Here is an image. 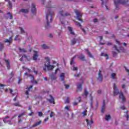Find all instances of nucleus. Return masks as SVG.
<instances>
[{
	"instance_id": "f257e3e1",
	"label": "nucleus",
	"mask_w": 129,
	"mask_h": 129,
	"mask_svg": "<svg viewBox=\"0 0 129 129\" xmlns=\"http://www.w3.org/2000/svg\"><path fill=\"white\" fill-rule=\"evenodd\" d=\"M53 15H54V12L51 10V9H49L48 10V13H47L46 14V20L47 22L45 29H49L50 28V21H49V19L50 21V23H52V22H53Z\"/></svg>"
},
{
	"instance_id": "f03ea898",
	"label": "nucleus",
	"mask_w": 129,
	"mask_h": 129,
	"mask_svg": "<svg viewBox=\"0 0 129 129\" xmlns=\"http://www.w3.org/2000/svg\"><path fill=\"white\" fill-rule=\"evenodd\" d=\"M129 2V0H118L117 1H114V5L116 7V10H118V7H119V4L123 5L125 6Z\"/></svg>"
},
{
	"instance_id": "7ed1b4c3",
	"label": "nucleus",
	"mask_w": 129,
	"mask_h": 129,
	"mask_svg": "<svg viewBox=\"0 0 129 129\" xmlns=\"http://www.w3.org/2000/svg\"><path fill=\"white\" fill-rule=\"evenodd\" d=\"M46 62L45 64V66L47 67L48 70H53L55 68V66L50 64V58L49 57H45Z\"/></svg>"
},
{
	"instance_id": "20e7f679",
	"label": "nucleus",
	"mask_w": 129,
	"mask_h": 129,
	"mask_svg": "<svg viewBox=\"0 0 129 129\" xmlns=\"http://www.w3.org/2000/svg\"><path fill=\"white\" fill-rule=\"evenodd\" d=\"M76 15H77V19L78 21H80L82 23H83V20L81 19V17H82V14L79 12L78 10H76L75 11Z\"/></svg>"
},
{
	"instance_id": "39448f33",
	"label": "nucleus",
	"mask_w": 129,
	"mask_h": 129,
	"mask_svg": "<svg viewBox=\"0 0 129 129\" xmlns=\"http://www.w3.org/2000/svg\"><path fill=\"white\" fill-rule=\"evenodd\" d=\"M113 87H114V92H113L114 96H116V95H118V93H119V92H118V89H117V87H116V85L115 84H113Z\"/></svg>"
},
{
	"instance_id": "423d86ee",
	"label": "nucleus",
	"mask_w": 129,
	"mask_h": 129,
	"mask_svg": "<svg viewBox=\"0 0 129 129\" xmlns=\"http://www.w3.org/2000/svg\"><path fill=\"white\" fill-rule=\"evenodd\" d=\"M97 80H98L99 82H102V75L101 74V71H99L98 72V76L97 78Z\"/></svg>"
},
{
	"instance_id": "0eeeda50",
	"label": "nucleus",
	"mask_w": 129,
	"mask_h": 129,
	"mask_svg": "<svg viewBox=\"0 0 129 129\" xmlns=\"http://www.w3.org/2000/svg\"><path fill=\"white\" fill-rule=\"evenodd\" d=\"M74 22L76 25V26H78V27H81V30L83 31V33L84 34H85L86 33V31H85V29H84V28H82V25H81V24H80V23H79L78 21H76L75 20H74Z\"/></svg>"
},
{
	"instance_id": "6e6552de",
	"label": "nucleus",
	"mask_w": 129,
	"mask_h": 129,
	"mask_svg": "<svg viewBox=\"0 0 129 129\" xmlns=\"http://www.w3.org/2000/svg\"><path fill=\"white\" fill-rule=\"evenodd\" d=\"M34 53L33 59L34 61H37V60H38V57H39L38 51L34 50Z\"/></svg>"
},
{
	"instance_id": "1a4fd4ad",
	"label": "nucleus",
	"mask_w": 129,
	"mask_h": 129,
	"mask_svg": "<svg viewBox=\"0 0 129 129\" xmlns=\"http://www.w3.org/2000/svg\"><path fill=\"white\" fill-rule=\"evenodd\" d=\"M49 97L50 99H48L47 100L50 102V103H53V104H55V99L52 95H49Z\"/></svg>"
},
{
	"instance_id": "9d476101",
	"label": "nucleus",
	"mask_w": 129,
	"mask_h": 129,
	"mask_svg": "<svg viewBox=\"0 0 129 129\" xmlns=\"http://www.w3.org/2000/svg\"><path fill=\"white\" fill-rule=\"evenodd\" d=\"M36 11L37 10L36 9V6L34 4H32L31 6V12L32 14L35 15V14H36Z\"/></svg>"
},
{
	"instance_id": "9b49d317",
	"label": "nucleus",
	"mask_w": 129,
	"mask_h": 129,
	"mask_svg": "<svg viewBox=\"0 0 129 129\" xmlns=\"http://www.w3.org/2000/svg\"><path fill=\"white\" fill-rule=\"evenodd\" d=\"M59 14H60L61 17H62V18H64V16L66 17H71V15H70V13H66L64 14V15H63V11H60Z\"/></svg>"
},
{
	"instance_id": "f8f14e48",
	"label": "nucleus",
	"mask_w": 129,
	"mask_h": 129,
	"mask_svg": "<svg viewBox=\"0 0 129 129\" xmlns=\"http://www.w3.org/2000/svg\"><path fill=\"white\" fill-rule=\"evenodd\" d=\"M4 61L6 63L7 69L8 70L10 69H11V63L10 62V60L9 59H4Z\"/></svg>"
},
{
	"instance_id": "ddd939ff",
	"label": "nucleus",
	"mask_w": 129,
	"mask_h": 129,
	"mask_svg": "<svg viewBox=\"0 0 129 129\" xmlns=\"http://www.w3.org/2000/svg\"><path fill=\"white\" fill-rule=\"evenodd\" d=\"M34 86L33 85H31L30 86H27V88H26V89H27V90L25 92V94L26 95H29V92H30V91H31V88H33Z\"/></svg>"
},
{
	"instance_id": "4468645a",
	"label": "nucleus",
	"mask_w": 129,
	"mask_h": 129,
	"mask_svg": "<svg viewBox=\"0 0 129 129\" xmlns=\"http://www.w3.org/2000/svg\"><path fill=\"white\" fill-rule=\"evenodd\" d=\"M119 98H121L122 100V102H124L125 101V98H124V96L123 95V93L120 91V93L119 95Z\"/></svg>"
},
{
	"instance_id": "2eb2a0df",
	"label": "nucleus",
	"mask_w": 129,
	"mask_h": 129,
	"mask_svg": "<svg viewBox=\"0 0 129 129\" xmlns=\"http://www.w3.org/2000/svg\"><path fill=\"white\" fill-rule=\"evenodd\" d=\"M86 121L87 125H90L91 124H93L94 123L93 119H91L90 121H89V120L88 119H86Z\"/></svg>"
},
{
	"instance_id": "dca6fc26",
	"label": "nucleus",
	"mask_w": 129,
	"mask_h": 129,
	"mask_svg": "<svg viewBox=\"0 0 129 129\" xmlns=\"http://www.w3.org/2000/svg\"><path fill=\"white\" fill-rule=\"evenodd\" d=\"M78 58L80 59V60H81V61H86L85 56L83 55V54L80 55Z\"/></svg>"
},
{
	"instance_id": "f3484780",
	"label": "nucleus",
	"mask_w": 129,
	"mask_h": 129,
	"mask_svg": "<svg viewBox=\"0 0 129 129\" xmlns=\"http://www.w3.org/2000/svg\"><path fill=\"white\" fill-rule=\"evenodd\" d=\"M77 41H78V39L74 38L73 40L71 41V45H75L76 43H77Z\"/></svg>"
},
{
	"instance_id": "a211bd4d",
	"label": "nucleus",
	"mask_w": 129,
	"mask_h": 129,
	"mask_svg": "<svg viewBox=\"0 0 129 129\" xmlns=\"http://www.w3.org/2000/svg\"><path fill=\"white\" fill-rule=\"evenodd\" d=\"M81 90H82V84H79L77 87V92H78V91H81Z\"/></svg>"
},
{
	"instance_id": "6ab92c4d",
	"label": "nucleus",
	"mask_w": 129,
	"mask_h": 129,
	"mask_svg": "<svg viewBox=\"0 0 129 129\" xmlns=\"http://www.w3.org/2000/svg\"><path fill=\"white\" fill-rule=\"evenodd\" d=\"M41 123H42V121L39 120V121H37L35 124H34L32 126V127H35L36 126H38V125H40V124Z\"/></svg>"
},
{
	"instance_id": "aec40b11",
	"label": "nucleus",
	"mask_w": 129,
	"mask_h": 129,
	"mask_svg": "<svg viewBox=\"0 0 129 129\" xmlns=\"http://www.w3.org/2000/svg\"><path fill=\"white\" fill-rule=\"evenodd\" d=\"M13 41V39L12 38V37H10L9 38V39H6L4 42L5 43H9V44H11L12 42Z\"/></svg>"
},
{
	"instance_id": "412c9836",
	"label": "nucleus",
	"mask_w": 129,
	"mask_h": 129,
	"mask_svg": "<svg viewBox=\"0 0 129 129\" xmlns=\"http://www.w3.org/2000/svg\"><path fill=\"white\" fill-rule=\"evenodd\" d=\"M105 107V101H103V105L101 107V112H104V108Z\"/></svg>"
},
{
	"instance_id": "4be33fe9",
	"label": "nucleus",
	"mask_w": 129,
	"mask_h": 129,
	"mask_svg": "<svg viewBox=\"0 0 129 129\" xmlns=\"http://www.w3.org/2000/svg\"><path fill=\"white\" fill-rule=\"evenodd\" d=\"M24 75H27L28 77H30V79H31V80H34V76H33L32 75L28 74V73H25L24 74Z\"/></svg>"
},
{
	"instance_id": "5701e85b",
	"label": "nucleus",
	"mask_w": 129,
	"mask_h": 129,
	"mask_svg": "<svg viewBox=\"0 0 129 129\" xmlns=\"http://www.w3.org/2000/svg\"><path fill=\"white\" fill-rule=\"evenodd\" d=\"M50 78H51V80H56V78L54 74H51L50 75Z\"/></svg>"
},
{
	"instance_id": "b1692460",
	"label": "nucleus",
	"mask_w": 129,
	"mask_h": 129,
	"mask_svg": "<svg viewBox=\"0 0 129 129\" xmlns=\"http://www.w3.org/2000/svg\"><path fill=\"white\" fill-rule=\"evenodd\" d=\"M86 52H87V54L88 55V56L90 57V58H93V55H92V54H91V53H90V52H89V50H88V49H86Z\"/></svg>"
},
{
	"instance_id": "393cba45",
	"label": "nucleus",
	"mask_w": 129,
	"mask_h": 129,
	"mask_svg": "<svg viewBox=\"0 0 129 129\" xmlns=\"http://www.w3.org/2000/svg\"><path fill=\"white\" fill-rule=\"evenodd\" d=\"M22 13H23L24 14H28L29 12V11H28V9H22L20 11Z\"/></svg>"
},
{
	"instance_id": "a878e982",
	"label": "nucleus",
	"mask_w": 129,
	"mask_h": 129,
	"mask_svg": "<svg viewBox=\"0 0 129 129\" xmlns=\"http://www.w3.org/2000/svg\"><path fill=\"white\" fill-rule=\"evenodd\" d=\"M19 50L20 52H23V53H27V50L24 49V48H21V47L19 48Z\"/></svg>"
},
{
	"instance_id": "bb28decb",
	"label": "nucleus",
	"mask_w": 129,
	"mask_h": 129,
	"mask_svg": "<svg viewBox=\"0 0 129 129\" xmlns=\"http://www.w3.org/2000/svg\"><path fill=\"white\" fill-rule=\"evenodd\" d=\"M68 30L70 32V33L72 35H74V32H73V30H72V27H68Z\"/></svg>"
},
{
	"instance_id": "cd10ccee",
	"label": "nucleus",
	"mask_w": 129,
	"mask_h": 129,
	"mask_svg": "<svg viewBox=\"0 0 129 129\" xmlns=\"http://www.w3.org/2000/svg\"><path fill=\"white\" fill-rule=\"evenodd\" d=\"M115 73H112L111 74V77L112 79L116 80V77Z\"/></svg>"
},
{
	"instance_id": "c85d7f7f",
	"label": "nucleus",
	"mask_w": 129,
	"mask_h": 129,
	"mask_svg": "<svg viewBox=\"0 0 129 129\" xmlns=\"http://www.w3.org/2000/svg\"><path fill=\"white\" fill-rule=\"evenodd\" d=\"M60 77L61 78V81H64V78H65V76L64 75V73H61L60 74Z\"/></svg>"
},
{
	"instance_id": "c756f323",
	"label": "nucleus",
	"mask_w": 129,
	"mask_h": 129,
	"mask_svg": "<svg viewBox=\"0 0 129 129\" xmlns=\"http://www.w3.org/2000/svg\"><path fill=\"white\" fill-rule=\"evenodd\" d=\"M7 118H10V116H6V117L3 118V121L4 123H7Z\"/></svg>"
},
{
	"instance_id": "7c9ffc66",
	"label": "nucleus",
	"mask_w": 129,
	"mask_h": 129,
	"mask_svg": "<svg viewBox=\"0 0 129 129\" xmlns=\"http://www.w3.org/2000/svg\"><path fill=\"white\" fill-rule=\"evenodd\" d=\"M8 7L9 9H12V8H13L12 2H11L10 0H8Z\"/></svg>"
},
{
	"instance_id": "2f4dec72",
	"label": "nucleus",
	"mask_w": 129,
	"mask_h": 129,
	"mask_svg": "<svg viewBox=\"0 0 129 129\" xmlns=\"http://www.w3.org/2000/svg\"><path fill=\"white\" fill-rule=\"evenodd\" d=\"M82 114H83V116H86V115H87V110H85V111H84L82 113Z\"/></svg>"
},
{
	"instance_id": "473e14b6",
	"label": "nucleus",
	"mask_w": 129,
	"mask_h": 129,
	"mask_svg": "<svg viewBox=\"0 0 129 129\" xmlns=\"http://www.w3.org/2000/svg\"><path fill=\"white\" fill-rule=\"evenodd\" d=\"M110 118H111V117H110V115H106V117L105 118V119L107 121L109 120V119H110Z\"/></svg>"
},
{
	"instance_id": "72a5a7b5",
	"label": "nucleus",
	"mask_w": 129,
	"mask_h": 129,
	"mask_svg": "<svg viewBox=\"0 0 129 129\" xmlns=\"http://www.w3.org/2000/svg\"><path fill=\"white\" fill-rule=\"evenodd\" d=\"M49 116H50V117H54V116H55V113H54V112H53V111H51L50 112Z\"/></svg>"
},
{
	"instance_id": "f704fd0d",
	"label": "nucleus",
	"mask_w": 129,
	"mask_h": 129,
	"mask_svg": "<svg viewBox=\"0 0 129 129\" xmlns=\"http://www.w3.org/2000/svg\"><path fill=\"white\" fill-rule=\"evenodd\" d=\"M113 48L116 51H117V52H118V53H120V51H119V50L117 49V47L116 46V45H114Z\"/></svg>"
},
{
	"instance_id": "c9c22d12",
	"label": "nucleus",
	"mask_w": 129,
	"mask_h": 129,
	"mask_svg": "<svg viewBox=\"0 0 129 129\" xmlns=\"http://www.w3.org/2000/svg\"><path fill=\"white\" fill-rule=\"evenodd\" d=\"M15 106H19V107H22V105L20 104L19 102L13 104Z\"/></svg>"
},
{
	"instance_id": "e433bc0d",
	"label": "nucleus",
	"mask_w": 129,
	"mask_h": 129,
	"mask_svg": "<svg viewBox=\"0 0 129 129\" xmlns=\"http://www.w3.org/2000/svg\"><path fill=\"white\" fill-rule=\"evenodd\" d=\"M42 49H49V47L45 44H43L42 45Z\"/></svg>"
},
{
	"instance_id": "4c0bfd02",
	"label": "nucleus",
	"mask_w": 129,
	"mask_h": 129,
	"mask_svg": "<svg viewBox=\"0 0 129 129\" xmlns=\"http://www.w3.org/2000/svg\"><path fill=\"white\" fill-rule=\"evenodd\" d=\"M101 56H104L105 57H107L106 59H108V54H105L104 53H102Z\"/></svg>"
},
{
	"instance_id": "58836bf2",
	"label": "nucleus",
	"mask_w": 129,
	"mask_h": 129,
	"mask_svg": "<svg viewBox=\"0 0 129 129\" xmlns=\"http://www.w3.org/2000/svg\"><path fill=\"white\" fill-rule=\"evenodd\" d=\"M76 58V56H74L72 58V60L70 62L71 65H72V64H73L74 62V59Z\"/></svg>"
},
{
	"instance_id": "ea45409f",
	"label": "nucleus",
	"mask_w": 129,
	"mask_h": 129,
	"mask_svg": "<svg viewBox=\"0 0 129 129\" xmlns=\"http://www.w3.org/2000/svg\"><path fill=\"white\" fill-rule=\"evenodd\" d=\"M3 49H4V44L0 43V51H3Z\"/></svg>"
},
{
	"instance_id": "a19ab883",
	"label": "nucleus",
	"mask_w": 129,
	"mask_h": 129,
	"mask_svg": "<svg viewBox=\"0 0 129 129\" xmlns=\"http://www.w3.org/2000/svg\"><path fill=\"white\" fill-rule=\"evenodd\" d=\"M90 96H91V99H90V100H91V105H92V102L93 101V97L92 96V94H90Z\"/></svg>"
},
{
	"instance_id": "79ce46f5",
	"label": "nucleus",
	"mask_w": 129,
	"mask_h": 129,
	"mask_svg": "<svg viewBox=\"0 0 129 129\" xmlns=\"http://www.w3.org/2000/svg\"><path fill=\"white\" fill-rule=\"evenodd\" d=\"M84 94L85 98H86V97H87V95L88 94V92L86 90H85Z\"/></svg>"
},
{
	"instance_id": "37998d69",
	"label": "nucleus",
	"mask_w": 129,
	"mask_h": 129,
	"mask_svg": "<svg viewBox=\"0 0 129 129\" xmlns=\"http://www.w3.org/2000/svg\"><path fill=\"white\" fill-rule=\"evenodd\" d=\"M7 15H8V16H10V19H11V20H12V19H13V15H12V14H11V13L8 12V13H7Z\"/></svg>"
},
{
	"instance_id": "c03bdc74",
	"label": "nucleus",
	"mask_w": 129,
	"mask_h": 129,
	"mask_svg": "<svg viewBox=\"0 0 129 129\" xmlns=\"http://www.w3.org/2000/svg\"><path fill=\"white\" fill-rule=\"evenodd\" d=\"M70 102V100H69V98H67L65 100V103H69Z\"/></svg>"
},
{
	"instance_id": "a18cd8bd",
	"label": "nucleus",
	"mask_w": 129,
	"mask_h": 129,
	"mask_svg": "<svg viewBox=\"0 0 129 129\" xmlns=\"http://www.w3.org/2000/svg\"><path fill=\"white\" fill-rule=\"evenodd\" d=\"M25 115L24 113H22L21 114H20L19 116L18 117L19 118H21V117H22V116H23Z\"/></svg>"
},
{
	"instance_id": "49530a36",
	"label": "nucleus",
	"mask_w": 129,
	"mask_h": 129,
	"mask_svg": "<svg viewBox=\"0 0 129 129\" xmlns=\"http://www.w3.org/2000/svg\"><path fill=\"white\" fill-rule=\"evenodd\" d=\"M21 81H22V79H21L20 77H18V84H21Z\"/></svg>"
},
{
	"instance_id": "de8ad7c7",
	"label": "nucleus",
	"mask_w": 129,
	"mask_h": 129,
	"mask_svg": "<svg viewBox=\"0 0 129 129\" xmlns=\"http://www.w3.org/2000/svg\"><path fill=\"white\" fill-rule=\"evenodd\" d=\"M124 69H125V71L128 73V75H129V70L127 69V68H126V67H124Z\"/></svg>"
},
{
	"instance_id": "09e8293b",
	"label": "nucleus",
	"mask_w": 129,
	"mask_h": 129,
	"mask_svg": "<svg viewBox=\"0 0 129 129\" xmlns=\"http://www.w3.org/2000/svg\"><path fill=\"white\" fill-rule=\"evenodd\" d=\"M38 115H39V116H42L43 113L42 112H38Z\"/></svg>"
},
{
	"instance_id": "8fccbe9b",
	"label": "nucleus",
	"mask_w": 129,
	"mask_h": 129,
	"mask_svg": "<svg viewBox=\"0 0 129 129\" xmlns=\"http://www.w3.org/2000/svg\"><path fill=\"white\" fill-rule=\"evenodd\" d=\"M20 31L22 34H24V33H25V31H24V29L22 28H20Z\"/></svg>"
},
{
	"instance_id": "3c124183",
	"label": "nucleus",
	"mask_w": 129,
	"mask_h": 129,
	"mask_svg": "<svg viewBox=\"0 0 129 129\" xmlns=\"http://www.w3.org/2000/svg\"><path fill=\"white\" fill-rule=\"evenodd\" d=\"M127 112H128V111H126V118H127V120H128L129 115H128V114L127 113Z\"/></svg>"
},
{
	"instance_id": "603ef678",
	"label": "nucleus",
	"mask_w": 129,
	"mask_h": 129,
	"mask_svg": "<svg viewBox=\"0 0 129 129\" xmlns=\"http://www.w3.org/2000/svg\"><path fill=\"white\" fill-rule=\"evenodd\" d=\"M120 108L123 110H124V109H125V107L124 106H121L120 107Z\"/></svg>"
},
{
	"instance_id": "864d4df0",
	"label": "nucleus",
	"mask_w": 129,
	"mask_h": 129,
	"mask_svg": "<svg viewBox=\"0 0 129 129\" xmlns=\"http://www.w3.org/2000/svg\"><path fill=\"white\" fill-rule=\"evenodd\" d=\"M64 86H66V89H68V88H69V87H70V85H66V84H64Z\"/></svg>"
},
{
	"instance_id": "5fc2aeb1",
	"label": "nucleus",
	"mask_w": 129,
	"mask_h": 129,
	"mask_svg": "<svg viewBox=\"0 0 129 129\" xmlns=\"http://www.w3.org/2000/svg\"><path fill=\"white\" fill-rule=\"evenodd\" d=\"M73 70L74 71H76L78 70V68L77 67H74L73 68Z\"/></svg>"
},
{
	"instance_id": "6e6d98bb",
	"label": "nucleus",
	"mask_w": 129,
	"mask_h": 129,
	"mask_svg": "<svg viewBox=\"0 0 129 129\" xmlns=\"http://www.w3.org/2000/svg\"><path fill=\"white\" fill-rule=\"evenodd\" d=\"M65 109H67V110H69V111H70V109H69V106H67L65 107Z\"/></svg>"
},
{
	"instance_id": "4d7b16f0",
	"label": "nucleus",
	"mask_w": 129,
	"mask_h": 129,
	"mask_svg": "<svg viewBox=\"0 0 129 129\" xmlns=\"http://www.w3.org/2000/svg\"><path fill=\"white\" fill-rule=\"evenodd\" d=\"M81 99H82L81 97H79L78 98V100L79 102H81Z\"/></svg>"
},
{
	"instance_id": "13d9d810",
	"label": "nucleus",
	"mask_w": 129,
	"mask_h": 129,
	"mask_svg": "<svg viewBox=\"0 0 129 129\" xmlns=\"http://www.w3.org/2000/svg\"><path fill=\"white\" fill-rule=\"evenodd\" d=\"M4 86H6V85L2 84H0V88H2V87H4Z\"/></svg>"
},
{
	"instance_id": "bf43d9fd",
	"label": "nucleus",
	"mask_w": 129,
	"mask_h": 129,
	"mask_svg": "<svg viewBox=\"0 0 129 129\" xmlns=\"http://www.w3.org/2000/svg\"><path fill=\"white\" fill-rule=\"evenodd\" d=\"M116 52L113 51V57H115V56H116Z\"/></svg>"
},
{
	"instance_id": "052dcab7",
	"label": "nucleus",
	"mask_w": 129,
	"mask_h": 129,
	"mask_svg": "<svg viewBox=\"0 0 129 129\" xmlns=\"http://www.w3.org/2000/svg\"><path fill=\"white\" fill-rule=\"evenodd\" d=\"M7 123L11 124V123H12V121L11 120H7Z\"/></svg>"
},
{
	"instance_id": "680f3d73",
	"label": "nucleus",
	"mask_w": 129,
	"mask_h": 129,
	"mask_svg": "<svg viewBox=\"0 0 129 129\" xmlns=\"http://www.w3.org/2000/svg\"><path fill=\"white\" fill-rule=\"evenodd\" d=\"M58 71H59V69H58V68L56 69L55 70L54 74H57V72H58Z\"/></svg>"
},
{
	"instance_id": "e2e57ef3",
	"label": "nucleus",
	"mask_w": 129,
	"mask_h": 129,
	"mask_svg": "<svg viewBox=\"0 0 129 129\" xmlns=\"http://www.w3.org/2000/svg\"><path fill=\"white\" fill-rule=\"evenodd\" d=\"M49 120V117H46L45 119H44V122H46V121Z\"/></svg>"
},
{
	"instance_id": "0e129e2a",
	"label": "nucleus",
	"mask_w": 129,
	"mask_h": 129,
	"mask_svg": "<svg viewBox=\"0 0 129 129\" xmlns=\"http://www.w3.org/2000/svg\"><path fill=\"white\" fill-rule=\"evenodd\" d=\"M116 42L119 45H121L122 43H121L120 42H119V41L117 40H116Z\"/></svg>"
},
{
	"instance_id": "69168bd1",
	"label": "nucleus",
	"mask_w": 129,
	"mask_h": 129,
	"mask_svg": "<svg viewBox=\"0 0 129 129\" xmlns=\"http://www.w3.org/2000/svg\"><path fill=\"white\" fill-rule=\"evenodd\" d=\"M122 88L123 89H124L125 88V84L122 85Z\"/></svg>"
},
{
	"instance_id": "338daca9",
	"label": "nucleus",
	"mask_w": 129,
	"mask_h": 129,
	"mask_svg": "<svg viewBox=\"0 0 129 129\" xmlns=\"http://www.w3.org/2000/svg\"><path fill=\"white\" fill-rule=\"evenodd\" d=\"M77 104H78V103H77L76 102H74L73 103V105H74V106H76V105H77Z\"/></svg>"
},
{
	"instance_id": "774afa93",
	"label": "nucleus",
	"mask_w": 129,
	"mask_h": 129,
	"mask_svg": "<svg viewBox=\"0 0 129 129\" xmlns=\"http://www.w3.org/2000/svg\"><path fill=\"white\" fill-rule=\"evenodd\" d=\"M98 21V20H97V19L95 18V19H94V23H96Z\"/></svg>"
}]
</instances>
